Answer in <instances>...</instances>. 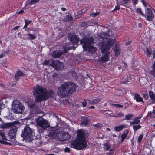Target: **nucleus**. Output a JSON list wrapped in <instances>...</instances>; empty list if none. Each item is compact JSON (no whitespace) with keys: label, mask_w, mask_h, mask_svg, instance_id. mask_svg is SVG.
<instances>
[{"label":"nucleus","mask_w":155,"mask_h":155,"mask_svg":"<svg viewBox=\"0 0 155 155\" xmlns=\"http://www.w3.org/2000/svg\"><path fill=\"white\" fill-rule=\"evenodd\" d=\"M136 11L137 12L140 13L143 16H145V15L142 13L141 9L137 8L136 10Z\"/></svg>","instance_id":"obj_42"},{"label":"nucleus","mask_w":155,"mask_h":155,"mask_svg":"<svg viewBox=\"0 0 155 155\" xmlns=\"http://www.w3.org/2000/svg\"><path fill=\"white\" fill-rule=\"evenodd\" d=\"M140 118V117L135 118L133 120V121L130 122V123L131 125L138 124L140 122V120H139V119Z\"/></svg>","instance_id":"obj_24"},{"label":"nucleus","mask_w":155,"mask_h":155,"mask_svg":"<svg viewBox=\"0 0 155 155\" xmlns=\"http://www.w3.org/2000/svg\"><path fill=\"white\" fill-rule=\"evenodd\" d=\"M94 51H95L97 50V48L95 47H94Z\"/></svg>","instance_id":"obj_63"},{"label":"nucleus","mask_w":155,"mask_h":155,"mask_svg":"<svg viewBox=\"0 0 155 155\" xmlns=\"http://www.w3.org/2000/svg\"><path fill=\"white\" fill-rule=\"evenodd\" d=\"M55 64H54V68L58 70H60L63 68L64 67L63 64L59 60H55Z\"/></svg>","instance_id":"obj_14"},{"label":"nucleus","mask_w":155,"mask_h":155,"mask_svg":"<svg viewBox=\"0 0 155 155\" xmlns=\"http://www.w3.org/2000/svg\"><path fill=\"white\" fill-rule=\"evenodd\" d=\"M5 134L4 133H3L2 131L0 130V136L2 137V136L3 135H4Z\"/></svg>","instance_id":"obj_58"},{"label":"nucleus","mask_w":155,"mask_h":155,"mask_svg":"<svg viewBox=\"0 0 155 155\" xmlns=\"http://www.w3.org/2000/svg\"><path fill=\"white\" fill-rule=\"evenodd\" d=\"M97 24L94 21L92 23H91V22H88L87 23H86L85 22H83L81 23V25L82 26H86L87 25H88L89 26H93L94 25Z\"/></svg>","instance_id":"obj_28"},{"label":"nucleus","mask_w":155,"mask_h":155,"mask_svg":"<svg viewBox=\"0 0 155 155\" xmlns=\"http://www.w3.org/2000/svg\"><path fill=\"white\" fill-rule=\"evenodd\" d=\"M2 139L3 140H8L6 139V137H5V134L4 135H3L2 136Z\"/></svg>","instance_id":"obj_51"},{"label":"nucleus","mask_w":155,"mask_h":155,"mask_svg":"<svg viewBox=\"0 0 155 155\" xmlns=\"http://www.w3.org/2000/svg\"><path fill=\"white\" fill-rule=\"evenodd\" d=\"M126 126L124 125H122L120 126L115 127L114 130L116 131H120L122 130L124 128H126Z\"/></svg>","instance_id":"obj_25"},{"label":"nucleus","mask_w":155,"mask_h":155,"mask_svg":"<svg viewBox=\"0 0 155 155\" xmlns=\"http://www.w3.org/2000/svg\"><path fill=\"white\" fill-rule=\"evenodd\" d=\"M39 0H28V1L26 2L25 3V6H27L31 5L33 4H35L36 3L38 2Z\"/></svg>","instance_id":"obj_21"},{"label":"nucleus","mask_w":155,"mask_h":155,"mask_svg":"<svg viewBox=\"0 0 155 155\" xmlns=\"http://www.w3.org/2000/svg\"><path fill=\"white\" fill-rule=\"evenodd\" d=\"M19 28V26H17L16 27H14L12 29V30H18Z\"/></svg>","instance_id":"obj_53"},{"label":"nucleus","mask_w":155,"mask_h":155,"mask_svg":"<svg viewBox=\"0 0 155 155\" xmlns=\"http://www.w3.org/2000/svg\"><path fill=\"white\" fill-rule=\"evenodd\" d=\"M142 1L144 6L146 7L147 5L145 1L143 0H142Z\"/></svg>","instance_id":"obj_56"},{"label":"nucleus","mask_w":155,"mask_h":155,"mask_svg":"<svg viewBox=\"0 0 155 155\" xmlns=\"http://www.w3.org/2000/svg\"><path fill=\"white\" fill-rule=\"evenodd\" d=\"M5 134L4 133H3L2 131L0 130V136L2 137V136L3 135H4Z\"/></svg>","instance_id":"obj_59"},{"label":"nucleus","mask_w":155,"mask_h":155,"mask_svg":"<svg viewBox=\"0 0 155 155\" xmlns=\"http://www.w3.org/2000/svg\"><path fill=\"white\" fill-rule=\"evenodd\" d=\"M20 122L18 121H16L12 122L7 123L1 125V127L2 128H6L11 127V130L8 134L10 138L9 141L12 143H15L16 142L15 138L16 134V132L18 128L20 127Z\"/></svg>","instance_id":"obj_4"},{"label":"nucleus","mask_w":155,"mask_h":155,"mask_svg":"<svg viewBox=\"0 0 155 155\" xmlns=\"http://www.w3.org/2000/svg\"><path fill=\"white\" fill-rule=\"evenodd\" d=\"M133 127L134 131L135 132L137 130L141 128V126L140 125H138L133 126Z\"/></svg>","instance_id":"obj_34"},{"label":"nucleus","mask_w":155,"mask_h":155,"mask_svg":"<svg viewBox=\"0 0 155 155\" xmlns=\"http://www.w3.org/2000/svg\"><path fill=\"white\" fill-rule=\"evenodd\" d=\"M120 8V7L119 6L117 5V6H116L115 9L116 10H117L119 9Z\"/></svg>","instance_id":"obj_54"},{"label":"nucleus","mask_w":155,"mask_h":155,"mask_svg":"<svg viewBox=\"0 0 155 155\" xmlns=\"http://www.w3.org/2000/svg\"><path fill=\"white\" fill-rule=\"evenodd\" d=\"M94 127H96L98 128L101 127L102 126L101 124H96L94 125Z\"/></svg>","instance_id":"obj_47"},{"label":"nucleus","mask_w":155,"mask_h":155,"mask_svg":"<svg viewBox=\"0 0 155 155\" xmlns=\"http://www.w3.org/2000/svg\"><path fill=\"white\" fill-rule=\"evenodd\" d=\"M41 110L38 107H35L32 109L31 113L33 114H37L41 112Z\"/></svg>","instance_id":"obj_22"},{"label":"nucleus","mask_w":155,"mask_h":155,"mask_svg":"<svg viewBox=\"0 0 155 155\" xmlns=\"http://www.w3.org/2000/svg\"><path fill=\"white\" fill-rule=\"evenodd\" d=\"M146 15L147 20L149 21H152L153 19V15L150 9L149 8L147 9Z\"/></svg>","instance_id":"obj_12"},{"label":"nucleus","mask_w":155,"mask_h":155,"mask_svg":"<svg viewBox=\"0 0 155 155\" xmlns=\"http://www.w3.org/2000/svg\"><path fill=\"white\" fill-rule=\"evenodd\" d=\"M70 41L73 44H77L79 43V39L76 36L74 35L69 38Z\"/></svg>","instance_id":"obj_17"},{"label":"nucleus","mask_w":155,"mask_h":155,"mask_svg":"<svg viewBox=\"0 0 155 155\" xmlns=\"http://www.w3.org/2000/svg\"><path fill=\"white\" fill-rule=\"evenodd\" d=\"M114 106L116 107H120V108H122L123 107V106L121 105H120L119 104H113Z\"/></svg>","instance_id":"obj_46"},{"label":"nucleus","mask_w":155,"mask_h":155,"mask_svg":"<svg viewBox=\"0 0 155 155\" xmlns=\"http://www.w3.org/2000/svg\"><path fill=\"white\" fill-rule=\"evenodd\" d=\"M73 44H74L72 43L73 46H70V47H66L65 48H67V49H68V50H70V49H73L74 48V45ZM71 45H72V44H71Z\"/></svg>","instance_id":"obj_48"},{"label":"nucleus","mask_w":155,"mask_h":155,"mask_svg":"<svg viewBox=\"0 0 155 155\" xmlns=\"http://www.w3.org/2000/svg\"><path fill=\"white\" fill-rule=\"evenodd\" d=\"M7 54V52H6V51H4L3 52H2L1 54L2 55H3V57H4L5 56L6 54Z\"/></svg>","instance_id":"obj_52"},{"label":"nucleus","mask_w":155,"mask_h":155,"mask_svg":"<svg viewBox=\"0 0 155 155\" xmlns=\"http://www.w3.org/2000/svg\"><path fill=\"white\" fill-rule=\"evenodd\" d=\"M153 58H155V50H154V52L153 53Z\"/></svg>","instance_id":"obj_60"},{"label":"nucleus","mask_w":155,"mask_h":155,"mask_svg":"<svg viewBox=\"0 0 155 155\" xmlns=\"http://www.w3.org/2000/svg\"><path fill=\"white\" fill-rule=\"evenodd\" d=\"M35 132L34 130L29 125L26 126L22 131L21 136L25 138V142L27 140H29L30 139L34 137Z\"/></svg>","instance_id":"obj_6"},{"label":"nucleus","mask_w":155,"mask_h":155,"mask_svg":"<svg viewBox=\"0 0 155 155\" xmlns=\"http://www.w3.org/2000/svg\"><path fill=\"white\" fill-rule=\"evenodd\" d=\"M28 35L29 37L31 38V39H35L36 37L35 36H34L32 34H31L29 33L28 34Z\"/></svg>","instance_id":"obj_37"},{"label":"nucleus","mask_w":155,"mask_h":155,"mask_svg":"<svg viewBox=\"0 0 155 155\" xmlns=\"http://www.w3.org/2000/svg\"><path fill=\"white\" fill-rule=\"evenodd\" d=\"M130 0H123L122 2V3L120 4L121 5H124V4H127L128 2L130 1Z\"/></svg>","instance_id":"obj_44"},{"label":"nucleus","mask_w":155,"mask_h":155,"mask_svg":"<svg viewBox=\"0 0 155 155\" xmlns=\"http://www.w3.org/2000/svg\"><path fill=\"white\" fill-rule=\"evenodd\" d=\"M113 49L114 51L115 55L116 56H117L120 54V49L119 45L115 43L113 45Z\"/></svg>","instance_id":"obj_13"},{"label":"nucleus","mask_w":155,"mask_h":155,"mask_svg":"<svg viewBox=\"0 0 155 155\" xmlns=\"http://www.w3.org/2000/svg\"><path fill=\"white\" fill-rule=\"evenodd\" d=\"M55 60H45L43 64L46 65H50L54 67L55 62L56 63V62H55Z\"/></svg>","instance_id":"obj_16"},{"label":"nucleus","mask_w":155,"mask_h":155,"mask_svg":"<svg viewBox=\"0 0 155 155\" xmlns=\"http://www.w3.org/2000/svg\"><path fill=\"white\" fill-rule=\"evenodd\" d=\"M83 121L81 122L82 125L86 126L88 124L89 120L86 117H83Z\"/></svg>","instance_id":"obj_27"},{"label":"nucleus","mask_w":155,"mask_h":155,"mask_svg":"<svg viewBox=\"0 0 155 155\" xmlns=\"http://www.w3.org/2000/svg\"><path fill=\"white\" fill-rule=\"evenodd\" d=\"M12 109L14 112L21 114L24 111L25 107L18 101L14 100L12 103Z\"/></svg>","instance_id":"obj_7"},{"label":"nucleus","mask_w":155,"mask_h":155,"mask_svg":"<svg viewBox=\"0 0 155 155\" xmlns=\"http://www.w3.org/2000/svg\"><path fill=\"white\" fill-rule=\"evenodd\" d=\"M76 89V86L74 83L68 81L64 83L59 87L58 94L61 97L64 98L69 94L74 93Z\"/></svg>","instance_id":"obj_3"},{"label":"nucleus","mask_w":155,"mask_h":155,"mask_svg":"<svg viewBox=\"0 0 155 155\" xmlns=\"http://www.w3.org/2000/svg\"><path fill=\"white\" fill-rule=\"evenodd\" d=\"M61 10L63 11H65L66 10V8H64V7H62L61 8Z\"/></svg>","instance_id":"obj_62"},{"label":"nucleus","mask_w":155,"mask_h":155,"mask_svg":"<svg viewBox=\"0 0 155 155\" xmlns=\"http://www.w3.org/2000/svg\"><path fill=\"white\" fill-rule=\"evenodd\" d=\"M26 142L27 143H34L33 146L35 147H38L41 146L42 142L41 140V138L39 137L38 138H36V139L35 140L33 138V137H32L31 139H30L29 140H27Z\"/></svg>","instance_id":"obj_10"},{"label":"nucleus","mask_w":155,"mask_h":155,"mask_svg":"<svg viewBox=\"0 0 155 155\" xmlns=\"http://www.w3.org/2000/svg\"><path fill=\"white\" fill-rule=\"evenodd\" d=\"M94 39L93 37H84L80 40V43L83 45V47L84 49L87 48L91 44L94 43Z\"/></svg>","instance_id":"obj_9"},{"label":"nucleus","mask_w":155,"mask_h":155,"mask_svg":"<svg viewBox=\"0 0 155 155\" xmlns=\"http://www.w3.org/2000/svg\"><path fill=\"white\" fill-rule=\"evenodd\" d=\"M73 20V18L72 16L68 15L66 18H64L63 20L65 21H71Z\"/></svg>","instance_id":"obj_29"},{"label":"nucleus","mask_w":155,"mask_h":155,"mask_svg":"<svg viewBox=\"0 0 155 155\" xmlns=\"http://www.w3.org/2000/svg\"><path fill=\"white\" fill-rule=\"evenodd\" d=\"M82 104L83 106V107H85L86 106L87 104V103L86 100H84V101L82 102Z\"/></svg>","instance_id":"obj_49"},{"label":"nucleus","mask_w":155,"mask_h":155,"mask_svg":"<svg viewBox=\"0 0 155 155\" xmlns=\"http://www.w3.org/2000/svg\"><path fill=\"white\" fill-rule=\"evenodd\" d=\"M35 120L38 126L41 129H46L50 126L48 122L41 117H39L36 118Z\"/></svg>","instance_id":"obj_8"},{"label":"nucleus","mask_w":155,"mask_h":155,"mask_svg":"<svg viewBox=\"0 0 155 155\" xmlns=\"http://www.w3.org/2000/svg\"><path fill=\"white\" fill-rule=\"evenodd\" d=\"M24 12V10H21L20 11H19V12H18V14H21V13H22Z\"/></svg>","instance_id":"obj_55"},{"label":"nucleus","mask_w":155,"mask_h":155,"mask_svg":"<svg viewBox=\"0 0 155 155\" xmlns=\"http://www.w3.org/2000/svg\"><path fill=\"white\" fill-rule=\"evenodd\" d=\"M23 75L24 73L20 71H17L14 76L15 80L18 81L19 79V78L22 76Z\"/></svg>","instance_id":"obj_19"},{"label":"nucleus","mask_w":155,"mask_h":155,"mask_svg":"<svg viewBox=\"0 0 155 155\" xmlns=\"http://www.w3.org/2000/svg\"><path fill=\"white\" fill-rule=\"evenodd\" d=\"M24 21L25 22V24L23 27V28H26V27H27L28 26L29 24H30L32 22V21L28 20L26 19H25Z\"/></svg>","instance_id":"obj_32"},{"label":"nucleus","mask_w":155,"mask_h":155,"mask_svg":"<svg viewBox=\"0 0 155 155\" xmlns=\"http://www.w3.org/2000/svg\"><path fill=\"white\" fill-rule=\"evenodd\" d=\"M33 89V94L35 97V100L37 102L46 100L49 97L52 98L54 94L52 90L47 92L45 88L38 85L35 87Z\"/></svg>","instance_id":"obj_2"},{"label":"nucleus","mask_w":155,"mask_h":155,"mask_svg":"<svg viewBox=\"0 0 155 155\" xmlns=\"http://www.w3.org/2000/svg\"><path fill=\"white\" fill-rule=\"evenodd\" d=\"M133 116L132 114H127L125 116V118L127 120H130V118Z\"/></svg>","instance_id":"obj_38"},{"label":"nucleus","mask_w":155,"mask_h":155,"mask_svg":"<svg viewBox=\"0 0 155 155\" xmlns=\"http://www.w3.org/2000/svg\"><path fill=\"white\" fill-rule=\"evenodd\" d=\"M133 2V3L134 4H135L137 3V0H132Z\"/></svg>","instance_id":"obj_57"},{"label":"nucleus","mask_w":155,"mask_h":155,"mask_svg":"<svg viewBox=\"0 0 155 155\" xmlns=\"http://www.w3.org/2000/svg\"><path fill=\"white\" fill-rule=\"evenodd\" d=\"M150 116L152 118H155V110H153Z\"/></svg>","instance_id":"obj_43"},{"label":"nucleus","mask_w":155,"mask_h":155,"mask_svg":"<svg viewBox=\"0 0 155 155\" xmlns=\"http://www.w3.org/2000/svg\"><path fill=\"white\" fill-rule=\"evenodd\" d=\"M95 108V107L94 106H91L89 107V108L90 109H94Z\"/></svg>","instance_id":"obj_61"},{"label":"nucleus","mask_w":155,"mask_h":155,"mask_svg":"<svg viewBox=\"0 0 155 155\" xmlns=\"http://www.w3.org/2000/svg\"><path fill=\"white\" fill-rule=\"evenodd\" d=\"M146 51L147 52H145V54L147 57H150L152 53L151 50L147 48H146Z\"/></svg>","instance_id":"obj_30"},{"label":"nucleus","mask_w":155,"mask_h":155,"mask_svg":"<svg viewBox=\"0 0 155 155\" xmlns=\"http://www.w3.org/2000/svg\"><path fill=\"white\" fill-rule=\"evenodd\" d=\"M28 105L29 107L31 109L34 108L35 107V105L33 102H28Z\"/></svg>","instance_id":"obj_35"},{"label":"nucleus","mask_w":155,"mask_h":155,"mask_svg":"<svg viewBox=\"0 0 155 155\" xmlns=\"http://www.w3.org/2000/svg\"><path fill=\"white\" fill-rule=\"evenodd\" d=\"M143 137V134H140V135L139 136V137L138 138V140H137L138 142V143H140L141 142V139Z\"/></svg>","instance_id":"obj_40"},{"label":"nucleus","mask_w":155,"mask_h":155,"mask_svg":"<svg viewBox=\"0 0 155 155\" xmlns=\"http://www.w3.org/2000/svg\"><path fill=\"white\" fill-rule=\"evenodd\" d=\"M64 151L65 152H69L70 151V148L68 147H66L64 150Z\"/></svg>","instance_id":"obj_50"},{"label":"nucleus","mask_w":155,"mask_h":155,"mask_svg":"<svg viewBox=\"0 0 155 155\" xmlns=\"http://www.w3.org/2000/svg\"><path fill=\"white\" fill-rule=\"evenodd\" d=\"M77 137L72 141L71 144V147L77 150L83 149L87 146L86 138L88 136V133L87 131L82 129L77 131Z\"/></svg>","instance_id":"obj_1"},{"label":"nucleus","mask_w":155,"mask_h":155,"mask_svg":"<svg viewBox=\"0 0 155 155\" xmlns=\"http://www.w3.org/2000/svg\"><path fill=\"white\" fill-rule=\"evenodd\" d=\"M105 147L107 150H108L110 147V145L108 143H107L105 145Z\"/></svg>","instance_id":"obj_45"},{"label":"nucleus","mask_w":155,"mask_h":155,"mask_svg":"<svg viewBox=\"0 0 155 155\" xmlns=\"http://www.w3.org/2000/svg\"><path fill=\"white\" fill-rule=\"evenodd\" d=\"M110 53L107 52L106 54L99 58V61L103 63L106 62L109 60Z\"/></svg>","instance_id":"obj_15"},{"label":"nucleus","mask_w":155,"mask_h":155,"mask_svg":"<svg viewBox=\"0 0 155 155\" xmlns=\"http://www.w3.org/2000/svg\"><path fill=\"white\" fill-rule=\"evenodd\" d=\"M134 98L136 100L137 102H143V98L138 94H135Z\"/></svg>","instance_id":"obj_23"},{"label":"nucleus","mask_w":155,"mask_h":155,"mask_svg":"<svg viewBox=\"0 0 155 155\" xmlns=\"http://www.w3.org/2000/svg\"><path fill=\"white\" fill-rule=\"evenodd\" d=\"M106 155H112L111 153H108Z\"/></svg>","instance_id":"obj_64"},{"label":"nucleus","mask_w":155,"mask_h":155,"mask_svg":"<svg viewBox=\"0 0 155 155\" xmlns=\"http://www.w3.org/2000/svg\"><path fill=\"white\" fill-rule=\"evenodd\" d=\"M128 131L126 130L121 135V142H122L124 141V139L126 137L128 134Z\"/></svg>","instance_id":"obj_26"},{"label":"nucleus","mask_w":155,"mask_h":155,"mask_svg":"<svg viewBox=\"0 0 155 155\" xmlns=\"http://www.w3.org/2000/svg\"><path fill=\"white\" fill-rule=\"evenodd\" d=\"M142 95L145 100H147L148 98V95L146 91H143L142 92Z\"/></svg>","instance_id":"obj_33"},{"label":"nucleus","mask_w":155,"mask_h":155,"mask_svg":"<svg viewBox=\"0 0 155 155\" xmlns=\"http://www.w3.org/2000/svg\"><path fill=\"white\" fill-rule=\"evenodd\" d=\"M150 97V104H153L155 103V95L154 93L152 91H150L149 92Z\"/></svg>","instance_id":"obj_18"},{"label":"nucleus","mask_w":155,"mask_h":155,"mask_svg":"<svg viewBox=\"0 0 155 155\" xmlns=\"http://www.w3.org/2000/svg\"><path fill=\"white\" fill-rule=\"evenodd\" d=\"M23 29H24L26 31H28V32H30L31 31H35V33L33 32V33H34V34H35V32H37V29H34V28H27V27H26V28H23Z\"/></svg>","instance_id":"obj_31"},{"label":"nucleus","mask_w":155,"mask_h":155,"mask_svg":"<svg viewBox=\"0 0 155 155\" xmlns=\"http://www.w3.org/2000/svg\"><path fill=\"white\" fill-rule=\"evenodd\" d=\"M99 13L96 12L95 13H92L90 14V16L92 17H95L99 14Z\"/></svg>","instance_id":"obj_39"},{"label":"nucleus","mask_w":155,"mask_h":155,"mask_svg":"<svg viewBox=\"0 0 155 155\" xmlns=\"http://www.w3.org/2000/svg\"><path fill=\"white\" fill-rule=\"evenodd\" d=\"M67 52V49H65V48H64V50L54 51L52 53V56L54 58H59L60 56L62 55L64 53H66Z\"/></svg>","instance_id":"obj_11"},{"label":"nucleus","mask_w":155,"mask_h":155,"mask_svg":"<svg viewBox=\"0 0 155 155\" xmlns=\"http://www.w3.org/2000/svg\"><path fill=\"white\" fill-rule=\"evenodd\" d=\"M102 35L104 36H101L102 38L104 40V39H106L107 42H104L101 46V49L103 52H104L105 51H108L110 48V46L113 44L114 42L115 38H108L109 36L107 35V33L106 32H104L103 33Z\"/></svg>","instance_id":"obj_5"},{"label":"nucleus","mask_w":155,"mask_h":155,"mask_svg":"<svg viewBox=\"0 0 155 155\" xmlns=\"http://www.w3.org/2000/svg\"><path fill=\"white\" fill-rule=\"evenodd\" d=\"M63 139L61 140L63 141L69 140L71 138V135L68 133H63L62 135Z\"/></svg>","instance_id":"obj_20"},{"label":"nucleus","mask_w":155,"mask_h":155,"mask_svg":"<svg viewBox=\"0 0 155 155\" xmlns=\"http://www.w3.org/2000/svg\"><path fill=\"white\" fill-rule=\"evenodd\" d=\"M101 100V98H97L92 100V103L96 104L100 101Z\"/></svg>","instance_id":"obj_36"},{"label":"nucleus","mask_w":155,"mask_h":155,"mask_svg":"<svg viewBox=\"0 0 155 155\" xmlns=\"http://www.w3.org/2000/svg\"><path fill=\"white\" fill-rule=\"evenodd\" d=\"M124 115L123 113H121V112H120V113H118L117 114L116 117H124Z\"/></svg>","instance_id":"obj_41"}]
</instances>
